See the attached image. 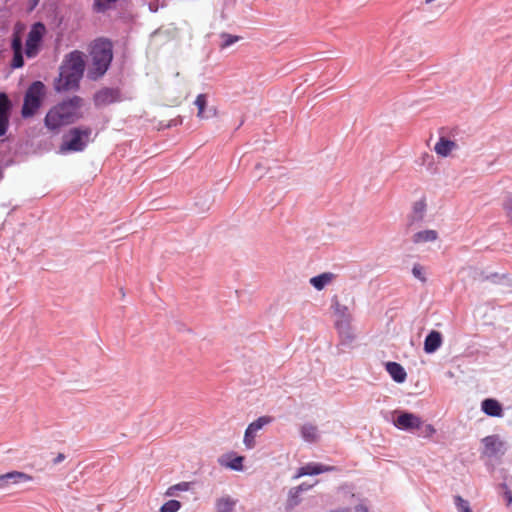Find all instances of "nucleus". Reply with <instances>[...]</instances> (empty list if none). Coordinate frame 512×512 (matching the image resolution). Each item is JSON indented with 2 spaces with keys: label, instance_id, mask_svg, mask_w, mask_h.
<instances>
[{
  "label": "nucleus",
  "instance_id": "bb28decb",
  "mask_svg": "<svg viewBox=\"0 0 512 512\" xmlns=\"http://www.w3.org/2000/svg\"><path fill=\"white\" fill-rule=\"evenodd\" d=\"M190 488L189 482H181L176 485L169 487L166 491V495L173 496L177 491H187Z\"/></svg>",
  "mask_w": 512,
  "mask_h": 512
},
{
  "label": "nucleus",
  "instance_id": "aec40b11",
  "mask_svg": "<svg viewBox=\"0 0 512 512\" xmlns=\"http://www.w3.org/2000/svg\"><path fill=\"white\" fill-rule=\"evenodd\" d=\"M426 212V202L424 199L416 201L413 205L412 214L410 216V225L414 222H420L423 220Z\"/></svg>",
  "mask_w": 512,
  "mask_h": 512
},
{
  "label": "nucleus",
  "instance_id": "f257e3e1",
  "mask_svg": "<svg viewBox=\"0 0 512 512\" xmlns=\"http://www.w3.org/2000/svg\"><path fill=\"white\" fill-rule=\"evenodd\" d=\"M84 100L74 95L53 105L45 115L44 125L48 131L58 134L61 128L73 124L83 117Z\"/></svg>",
  "mask_w": 512,
  "mask_h": 512
},
{
  "label": "nucleus",
  "instance_id": "6e6552de",
  "mask_svg": "<svg viewBox=\"0 0 512 512\" xmlns=\"http://www.w3.org/2000/svg\"><path fill=\"white\" fill-rule=\"evenodd\" d=\"M120 100V93L117 89L102 88L93 96L95 106L102 107L113 104Z\"/></svg>",
  "mask_w": 512,
  "mask_h": 512
},
{
  "label": "nucleus",
  "instance_id": "c85d7f7f",
  "mask_svg": "<svg viewBox=\"0 0 512 512\" xmlns=\"http://www.w3.org/2000/svg\"><path fill=\"white\" fill-rule=\"evenodd\" d=\"M256 436L257 434L249 433V429L246 428L243 442L248 449L254 448Z\"/></svg>",
  "mask_w": 512,
  "mask_h": 512
},
{
  "label": "nucleus",
  "instance_id": "e433bc0d",
  "mask_svg": "<svg viewBox=\"0 0 512 512\" xmlns=\"http://www.w3.org/2000/svg\"><path fill=\"white\" fill-rule=\"evenodd\" d=\"M436 432L435 428L431 424H427L424 426L422 431L423 436L431 437Z\"/></svg>",
  "mask_w": 512,
  "mask_h": 512
},
{
  "label": "nucleus",
  "instance_id": "72a5a7b5",
  "mask_svg": "<svg viewBox=\"0 0 512 512\" xmlns=\"http://www.w3.org/2000/svg\"><path fill=\"white\" fill-rule=\"evenodd\" d=\"M116 0H95V7L98 11H104Z\"/></svg>",
  "mask_w": 512,
  "mask_h": 512
},
{
  "label": "nucleus",
  "instance_id": "4468645a",
  "mask_svg": "<svg viewBox=\"0 0 512 512\" xmlns=\"http://www.w3.org/2000/svg\"><path fill=\"white\" fill-rule=\"evenodd\" d=\"M194 104L198 109L197 117L199 119H208L210 117L216 116V114H217L216 108L209 109V114L205 113V109L207 106V95L206 94H199L196 97Z\"/></svg>",
  "mask_w": 512,
  "mask_h": 512
},
{
  "label": "nucleus",
  "instance_id": "a211bd4d",
  "mask_svg": "<svg viewBox=\"0 0 512 512\" xmlns=\"http://www.w3.org/2000/svg\"><path fill=\"white\" fill-rule=\"evenodd\" d=\"M481 407H482L483 412L489 416H492V417H501L502 416V413H503L502 407H501L500 403L495 399H491V398L485 399L482 402Z\"/></svg>",
  "mask_w": 512,
  "mask_h": 512
},
{
  "label": "nucleus",
  "instance_id": "ddd939ff",
  "mask_svg": "<svg viewBox=\"0 0 512 512\" xmlns=\"http://www.w3.org/2000/svg\"><path fill=\"white\" fill-rule=\"evenodd\" d=\"M442 344V335L436 330H432L425 338L424 351L434 353Z\"/></svg>",
  "mask_w": 512,
  "mask_h": 512
},
{
  "label": "nucleus",
  "instance_id": "f8f14e48",
  "mask_svg": "<svg viewBox=\"0 0 512 512\" xmlns=\"http://www.w3.org/2000/svg\"><path fill=\"white\" fill-rule=\"evenodd\" d=\"M332 471H338V468L335 466L323 465L319 463H308L298 469L296 477L298 478L308 475H318L320 473Z\"/></svg>",
  "mask_w": 512,
  "mask_h": 512
},
{
  "label": "nucleus",
  "instance_id": "4be33fe9",
  "mask_svg": "<svg viewBox=\"0 0 512 512\" xmlns=\"http://www.w3.org/2000/svg\"><path fill=\"white\" fill-rule=\"evenodd\" d=\"M301 435L307 442H316L319 439L318 428L313 424H304L301 427Z\"/></svg>",
  "mask_w": 512,
  "mask_h": 512
},
{
  "label": "nucleus",
  "instance_id": "dca6fc26",
  "mask_svg": "<svg viewBox=\"0 0 512 512\" xmlns=\"http://www.w3.org/2000/svg\"><path fill=\"white\" fill-rule=\"evenodd\" d=\"M457 147L454 141L445 137H440L439 141L434 146V151L441 157H447Z\"/></svg>",
  "mask_w": 512,
  "mask_h": 512
},
{
  "label": "nucleus",
  "instance_id": "6ab92c4d",
  "mask_svg": "<svg viewBox=\"0 0 512 512\" xmlns=\"http://www.w3.org/2000/svg\"><path fill=\"white\" fill-rule=\"evenodd\" d=\"M335 279L331 272H325L310 279V284L318 291L322 290Z\"/></svg>",
  "mask_w": 512,
  "mask_h": 512
},
{
  "label": "nucleus",
  "instance_id": "9d476101",
  "mask_svg": "<svg viewBox=\"0 0 512 512\" xmlns=\"http://www.w3.org/2000/svg\"><path fill=\"white\" fill-rule=\"evenodd\" d=\"M33 476L21 471H11L0 475V489L9 487L10 485H17L33 481Z\"/></svg>",
  "mask_w": 512,
  "mask_h": 512
},
{
  "label": "nucleus",
  "instance_id": "58836bf2",
  "mask_svg": "<svg viewBox=\"0 0 512 512\" xmlns=\"http://www.w3.org/2000/svg\"><path fill=\"white\" fill-rule=\"evenodd\" d=\"M355 512H369L367 507L363 506V505H359L356 507V510Z\"/></svg>",
  "mask_w": 512,
  "mask_h": 512
},
{
  "label": "nucleus",
  "instance_id": "2eb2a0df",
  "mask_svg": "<svg viewBox=\"0 0 512 512\" xmlns=\"http://www.w3.org/2000/svg\"><path fill=\"white\" fill-rule=\"evenodd\" d=\"M386 370L397 383H403L406 380L407 373L404 368L397 362H387Z\"/></svg>",
  "mask_w": 512,
  "mask_h": 512
},
{
  "label": "nucleus",
  "instance_id": "7ed1b4c3",
  "mask_svg": "<svg viewBox=\"0 0 512 512\" xmlns=\"http://www.w3.org/2000/svg\"><path fill=\"white\" fill-rule=\"evenodd\" d=\"M113 59L112 43L106 39L96 40L91 49V65L87 76L91 80H97L108 70Z\"/></svg>",
  "mask_w": 512,
  "mask_h": 512
},
{
  "label": "nucleus",
  "instance_id": "412c9836",
  "mask_svg": "<svg viewBox=\"0 0 512 512\" xmlns=\"http://www.w3.org/2000/svg\"><path fill=\"white\" fill-rule=\"evenodd\" d=\"M438 233L435 230H424L419 231L413 235V242L415 244H421L426 242H433L437 240Z\"/></svg>",
  "mask_w": 512,
  "mask_h": 512
},
{
  "label": "nucleus",
  "instance_id": "f704fd0d",
  "mask_svg": "<svg viewBox=\"0 0 512 512\" xmlns=\"http://www.w3.org/2000/svg\"><path fill=\"white\" fill-rule=\"evenodd\" d=\"M504 210H505L507 217L512 222V197L507 199V201L505 202Z\"/></svg>",
  "mask_w": 512,
  "mask_h": 512
},
{
  "label": "nucleus",
  "instance_id": "39448f33",
  "mask_svg": "<svg viewBox=\"0 0 512 512\" xmlns=\"http://www.w3.org/2000/svg\"><path fill=\"white\" fill-rule=\"evenodd\" d=\"M91 133L92 130L89 127L72 128L66 136L69 139H64L60 146V151L63 153L68 151H83L89 141Z\"/></svg>",
  "mask_w": 512,
  "mask_h": 512
},
{
  "label": "nucleus",
  "instance_id": "a878e982",
  "mask_svg": "<svg viewBox=\"0 0 512 512\" xmlns=\"http://www.w3.org/2000/svg\"><path fill=\"white\" fill-rule=\"evenodd\" d=\"M181 508L178 500H169L164 503L160 509L161 512H177Z\"/></svg>",
  "mask_w": 512,
  "mask_h": 512
},
{
  "label": "nucleus",
  "instance_id": "ea45409f",
  "mask_svg": "<svg viewBox=\"0 0 512 512\" xmlns=\"http://www.w3.org/2000/svg\"><path fill=\"white\" fill-rule=\"evenodd\" d=\"M330 512H350V509L349 508H341V509H337V510H332Z\"/></svg>",
  "mask_w": 512,
  "mask_h": 512
},
{
  "label": "nucleus",
  "instance_id": "2f4dec72",
  "mask_svg": "<svg viewBox=\"0 0 512 512\" xmlns=\"http://www.w3.org/2000/svg\"><path fill=\"white\" fill-rule=\"evenodd\" d=\"M11 46L13 52H22V40L18 34H14Z\"/></svg>",
  "mask_w": 512,
  "mask_h": 512
},
{
  "label": "nucleus",
  "instance_id": "7c9ffc66",
  "mask_svg": "<svg viewBox=\"0 0 512 512\" xmlns=\"http://www.w3.org/2000/svg\"><path fill=\"white\" fill-rule=\"evenodd\" d=\"M412 274L415 278L419 279L421 282H426L425 272L423 266L420 264H415L412 268Z\"/></svg>",
  "mask_w": 512,
  "mask_h": 512
},
{
  "label": "nucleus",
  "instance_id": "393cba45",
  "mask_svg": "<svg viewBox=\"0 0 512 512\" xmlns=\"http://www.w3.org/2000/svg\"><path fill=\"white\" fill-rule=\"evenodd\" d=\"M220 38L222 40V42L219 45V48L221 50L228 48L229 46L235 44L236 42H238L241 39L240 36L232 35L229 33H221Z\"/></svg>",
  "mask_w": 512,
  "mask_h": 512
},
{
  "label": "nucleus",
  "instance_id": "473e14b6",
  "mask_svg": "<svg viewBox=\"0 0 512 512\" xmlns=\"http://www.w3.org/2000/svg\"><path fill=\"white\" fill-rule=\"evenodd\" d=\"M13 53H14V56H13V60H12V64H11L12 67H14V68L22 67L24 64L22 52H13Z\"/></svg>",
  "mask_w": 512,
  "mask_h": 512
},
{
  "label": "nucleus",
  "instance_id": "cd10ccee",
  "mask_svg": "<svg viewBox=\"0 0 512 512\" xmlns=\"http://www.w3.org/2000/svg\"><path fill=\"white\" fill-rule=\"evenodd\" d=\"M243 461H244V457L237 456V457H234L230 462H228L226 464V466L232 470L240 471L243 469Z\"/></svg>",
  "mask_w": 512,
  "mask_h": 512
},
{
  "label": "nucleus",
  "instance_id": "20e7f679",
  "mask_svg": "<svg viewBox=\"0 0 512 512\" xmlns=\"http://www.w3.org/2000/svg\"><path fill=\"white\" fill-rule=\"evenodd\" d=\"M46 94V87L41 81L33 82L24 96L21 114L24 118L32 117L41 107Z\"/></svg>",
  "mask_w": 512,
  "mask_h": 512
},
{
  "label": "nucleus",
  "instance_id": "f3484780",
  "mask_svg": "<svg viewBox=\"0 0 512 512\" xmlns=\"http://www.w3.org/2000/svg\"><path fill=\"white\" fill-rule=\"evenodd\" d=\"M310 488H311L310 485L306 486L305 484H301L295 488L290 489L288 498H287V502H286V509L291 510L294 507H296L301 501L300 493L302 491L308 490Z\"/></svg>",
  "mask_w": 512,
  "mask_h": 512
},
{
  "label": "nucleus",
  "instance_id": "1a4fd4ad",
  "mask_svg": "<svg viewBox=\"0 0 512 512\" xmlns=\"http://www.w3.org/2000/svg\"><path fill=\"white\" fill-rule=\"evenodd\" d=\"M393 423L402 430L420 429L423 424L420 417L409 412L400 413Z\"/></svg>",
  "mask_w": 512,
  "mask_h": 512
},
{
  "label": "nucleus",
  "instance_id": "0eeeda50",
  "mask_svg": "<svg viewBox=\"0 0 512 512\" xmlns=\"http://www.w3.org/2000/svg\"><path fill=\"white\" fill-rule=\"evenodd\" d=\"M483 454L488 457H498L505 453V443L497 435L485 437L483 440Z\"/></svg>",
  "mask_w": 512,
  "mask_h": 512
},
{
  "label": "nucleus",
  "instance_id": "5701e85b",
  "mask_svg": "<svg viewBox=\"0 0 512 512\" xmlns=\"http://www.w3.org/2000/svg\"><path fill=\"white\" fill-rule=\"evenodd\" d=\"M272 421H273V417H271V416H268V415L261 416L258 419H256L255 421L251 422L247 428L249 429V433L257 434L258 431H260L264 426L272 423Z\"/></svg>",
  "mask_w": 512,
  "mask_h": 512
},
{
  "label": "nucleus",
  "instance_id": "b1692460",
  "mask_svg": "<svg viewBox=\"0 0 512 512\" xmlns=\"http://www.w3.org/2000/svg\"><path fill=\"white\" fill-rule=\"evenodd\" d=\"M234 506L235 501L230 497H222L216 503L217 512H233Z\"/></svg>",
  "mask_w": 512,
  "mask_h": 512
},
{
  "label": "nucleus",
  "instance_id": "c9c22d12",
  "mask_svg": "<svg viewBox=\"0 0 512 512\" xmlns=\"http://www.w3.org/2000/svg\"><path fill=\"white\" fill-rule=\"evenodd\" d=\"M503 498L506 502L507 506H510L512 504V492L507 488L506 485H503Z\"/></svg>",
  "mask_w": 512,
  "mask_h": 512
},
{
  "label": "nucleus",
  "instance_id": "a19ab883",
  "mask_svg": "<svg viewBox=\"0 0 512 512\" xmlns=\"http://www.w3.org/2000/svg\"><path fill=\"white\" fill-rule=\"evenodd\" d=\"M29 1L32 4V8H34L38 4V2H39V0H29Z\"/></svg>",
  "mask_w": 512,
  "mask_h": 512
},
{
  "label": "nucleus",
  "instance_id": "423d86ee",
  "mask_svg": "<svg viewBox=\"0 0 512 512\" xmlns=\"http://www.w3.org/2000/svg\"><path fill=\"white\" fill-rule=\"evenodd\" d=\"M44 31L45 27L42 23H36L32 26L26 40L25 53L27 57H34L37 55Z\"/></svg>",
  "mask_w": 512,
  "mask_h": 512
},
{
  "label": "nucleus",
  "instance_id": "c756f323",
  "mask_svg": "<svg viewBox=\"0 0 512 512\" xmlns=\"http://www.w3.org/2000/svg\"><path fill=\"white\" fill-rule=\"evenodd\" d=\"M455 505L459 512H472L469 503L464 500L461 496L455 497Z\"/></svg>",
  "mask_w": 512,
  "mask_h": 512
},
{
  "label": "nucleus",
  "instance_id": "f03ea898",
  "mask_svg": "<svg viewBox=\"0 0 512 512\" xmlns=\"http://www.w3.org/2000/svg\"><path fill=\"white\" fill-rule=\"evenodd\" d=\"M85 69L84 54L75 50L67 54L60 67L59 75L54 79L53 86L56 92L77 90Z\"/></svg>",
  "mask_w": 512,
  "mask_h": 512
},
{
  "label": "nucleus",
  "instance_id": "4c0bfd02",
  "mask_svg": "<svg viewBox=\"0 0 512 512\" xmlns=\"http://www.w3.org/2000/svg\"><path fill=\"white\" fill-rule=\"evenodd\" d=\"M65 459V455L63 453H59L54 459H53V463L54 464H59L60 462L64 461Z\"/></svg>",
  "mask_w": 512,
  "mask_h": 512
},
{
  "label": "nucleus",
  "instance_id": "9b49d317",
  "mask_svg": "<svg viewBox=\"0 0 512 512\" xmlns=\"http://www.w3.org/2000/svg\"><path fill=\"white\" fill-rule=\"evenodd\" d=\"M11 102L5 93H0V137L5 135L9 124Z\"/></svg>",
  "mask_w": 512,
  "mask_h": 512
}]
</instances>
